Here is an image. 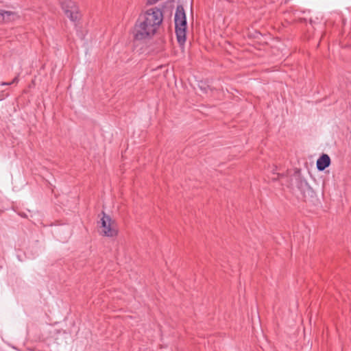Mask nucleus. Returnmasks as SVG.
Here are the masks:
<instances>
[{"instance_id": "nucleus-10", "label": "nucleus", "mask_w": 351, "mask_h": 351, "mask_svg": "<svg viewBox=\"0 0 351 351\" xmlns=\"http://www.w3.org/2000/svg\"><path fill=\"white\" fill-rule=\"evenodd\" d=\"M19 75H17V76H16V77L12 80V83H13V84H17V83L19 82Z\"/></svg>"}, {"instance_id": "nucleus-13", "label": "nucleus", "mask_w": 351, "mask_h": 351, "mask_svg": "<svg viewBox=\"0 0 351 351\" xmlns=\"http://www.w3.org/2000/svg\"><path fill=\"white\" fill-rule=\"evenodd\" d=\"M11 84H13V83H12V82H1V86H7V85H11Z\"/></svg>"}, {"instance_id": "nucleus-1", "label": "nucleus", "mask_w": 351, "mask_h": 351, "mask_svg": "<svg viewBox=\"0 0 351 351\" xmlns=\"http://www.w3.org/2000/svg\"><path fill=\"white\" fill-rule=\"evenodd\" d=\"M163 19L160 9L156 8L148 10L141 15L137 20L134 29V37L136 40L149 38L155 34Z\"/></svg>"}, {"instance_id": "nucleus-7", "label": "nucleus", "mask_w": 351, "mask_h": 351, "mask_svg": "<svg viewBox=\"0 0 351 351\" xmlns=\"http://www.w3.org/2000/svg\"><path fill=\"white\" fill-rule=\"evenodd\" d=\"M3 23L15 21L19 18L16 12L3 10Z\"/></svg>"}, {"instance_id": "nucleus-3", "label": "nucleus", "mask_w": 351, "mask_h": 351, "mask_svg": "<svg viewBox=\"0 0 351 351\" xmlns=\"http://www.w3.org/2000/svg\"><path fill=\"white\" fill-rule=\"evenodd\" d=\"M103 217L101 219V225L99 226L100 233L106 237H113L117 236L118 229L114 220H112L110 216L102 213Z\"/></svg>"}, {"instance_id": "nucleus-6", "label": "nucleus", "mask_w": 351, "mask_h": 351, "mask_svg": "<svg viewBox=\"0 0 351 351\" xmlns=\"http://www.w3.org/2000/svg\"><path fill=\"white\" fill-rule=\"evenodd\" d=\"M330 165V158L328 154H323L317 160V168L319 171H324Z\"/></svg>"}, {"instance_id": "nucleus-9", "label": "nucleus", "mask_w": 351, "mask_h": 351, "mask_svg": "<svg viewBox=\"0 0 351 351\" xmlns=\"http://www.w3.org/2000/svg\"><path fill=\"white\" fill-rule=\"evenodd\" d=\"M19 75H17V76H16V77L12 80V83H13V84H17V83L19 82Z\"/></svg>"}, {"instance_id": "nucleus-12", "label": "nucleus", "mask_w": 351, "mask_h": 351, "mask_svg": "<svg viewBox=\"0 0 351 351\" xmlns=\"http://www.w3.org/2000/svg\"><path fill=\"white\" fill-rule=\"evenodd\" d=\"M19 215L21 216L22 217L26 218L27 217V215L25 213L23 212H19Z\"/></svg>"}, {"instance_id": "nucleus-4", "label": "nucleus", "mask_w": 351, "mask_h": 351, "mask_svg": "<svg viewBox=\"0 0 351 351\" xmlns=\"http://www.w3.org/2000/svg\"><path fill=\"white\" fill-rule=\"evenodd\" d=\"M61 8L65 15L73 22H76L80 19V13L77 3L72 0H62Z\"/></svg>"}, {"instance_id": "nucleus-8", "label": "nucleus", "mask_w": 351, "mask_h": 351, "mask_svg": "<svg viewBox=\"0 0 351 351\" xmlns=\"http://www.w3.org/2000/svg\"><path fill=\"white\" fill-rule=\"evenodd\" d=\"M159 0H147V4L153 5L157 3Z\"/></svg>"}, {"instance_id": "nucleus-2", "label": "nucleus", "mask_w": 351, "mask_h": 351, "mask_svg": "<svg viewBox=\"0 0 351 351\" xmlns=\"http://www.w3.org/2000/svg\"><path fill=\"white\" fill-rule=\"evenodd\" d=\"M186 19L184 8L178 5L175 14V27L177 40L180 45L186 40Z\"/></svg>"}, {"instance_id": "nucleus-5", "label": "nucleus", "mask_w": 351, "mask_h": 351, "mask_svg": "<svg viewBox=\"0 0 351 351\" xmlns=\"http://www.w3.org/2000/svg\"><path fill=\"white\" fill-rule=\"evenodd\" d=\"M291 186H295L298 189L302 190L307 186V182L302 178L300 171L297 169L294 171L291 178Z\"/></svg>"}, {"instance_id": "nucleus-14", "label": "nucleus", "mask_w": 351, "mask_h": 351, "mask_svg": "<svg viewBox=\"0 0 351 351\" xmlns=\"http://www.w3.org/2000/svg\"><path fill=\"white\" fill-rule=\"evenodd\" d=\"M3 213V210L0 208V215Z\"/></svg>"}, {"instance_id": "nucleus-11", "label": "nucleus", "mask_w": 351, "mask_h": 351, "mask_svg": "<svg viewBox=\"0 0 351 351\" xmlns=\"http://www.w3.org/2000/svg\"><path fill=\"white\" fill-rule=\"evenodd\" d=\"M3 23V10H0V23Z\"/></svg>"}]
</instances>
